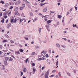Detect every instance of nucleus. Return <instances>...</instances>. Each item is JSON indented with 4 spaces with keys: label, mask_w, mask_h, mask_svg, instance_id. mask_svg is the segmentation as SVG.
<instances>
[{
    "label": "nucleus",
    "mask_w": 78,
    "mask_h": 78,
    "mask_svg": "<svg viewBox=\"0 0 78 78\" xmlns=\"http://www.w3.org/2000/svg\"><path fill=\"white\" fill-rule=\"evenodd\" d=\"M8 13V11H6L4 13V16H6V15H7Z\"/></svg>",
    "instance_id": "1"
},
{
    "label": "nucleus",
    "mask_w": 78,
    "mask_h": 78,
    "mask_svg": "<svg viewBox=\"0 0 78 78\" xmlns=\"http://www.w3.org/2000/svg\"><path fill=\"white\" fill-rule=\"evenodd\" d=\"M48 8H45V9H43V12H45L47 11Z\"/></svg>",
    "instance_id": "2"
},
{
    "label": "nucleus",
    "mask_w": 78,
    "mask_h": 78,
    "mask_svg": "<svg viewBox=\"0 0 78 78\" xmlns=\"http://www.w3.org/2000/svg\"><path fill=\"white\" fill-rule=\"evenodd\" d=\"M23 71L24 72H26L27 71V69L26 68H24L23 69Z\"/></svg>",
    "instance_id": "3"
},
{
    "label": "nucleus",
    "mask_w": 78,
    "mask_h": 78,
    "mask_svg": "<svg viewBox=\"0 0 78 78\" xmlns=\"http://www.w3.org/2000/svg\"><path fill=\"white\" fill-rule=\"evenodd\" d=\"M4 63L5 65H6V66L8 65V64H7V61H4Z\"/></svg>",
    "instance_id": "4"
},
{
    "label": "nucleus",
    "mask_w": 78,
    "mask_h": 78,
    "mask_svg": "<svg viewBox=\"0 0 78 78\" xmlns=\"http://www.w3.org/2000/svg\"><path fill=\"white\" fill-rule=\"evenodd\" d=\"M5 59L6 61H8L9 60V57H5Z\"/></svg>",
    "instance_id": "5"
},
{
    "label": "nucleus",
    "mask_w": 78,
    "mask_h": 78,
    "mask_svg": "<svg viewBox=\"0 0 78 78\" xmlns=\"http://www.w3.org/2000/svg\"><path fill=\"white\" fill-rule=\"evenodd\" d=\"M50 72V70H48V71H47V72H46V74H47L48 75L49 74V73Z\"/></svg>",
    "instance_id": "6"
},
{
    "label": "nucleus",
    "mask_w": 78,
    "mask_h": 78,
    "mask_svg": "<svg viewBox=\"0 0 78 78\" xmlns=\"http://www.w3.org/2000/svg\"><path fill=\"white\" fill-rule=\"evenodd\" d=\"M13 60V59L11 57H9V61H12Z\"/></svg>",
    "instance_id": "7"
},
{
    "label": "nucleus",
    "mask_w": 78,
    "mask_h": 78,
    "mask_svg": "<svg viewBox=\"0 0 78 78\" xmlns=\"http://www.w3.org/2000/svg\"><path fill=\"white\" fill-rule=\"evenodd\" d=\"M35 54H36V53H35V52H32V56H34V55H35Z\"/></svg>",
    "instance_id": "8"
},
{
    "label": "nucleus",
    "mask_w": 78,
    "mask_h": 78,
    "mask_svg": "<svg viewBox=\"0 0 78 78\" xmlns=\"http://www.w3.org/2000/svg\"><path fill=\"white\" fill-rule=\"evenodd\" d=\"M48 75L45 74V78H48Z\"/></svg>",
    "instance_id": "9"
},
{
    "label": "nucleus",
    "mask_w": 78,
    "mask_h": 78,
    "mask_svg": "<svg viewBox=\"0 0 78 78\" xmlns=\"http://www.w3.org/2000/svg\"><path fill=\"white\" fill-rule=\"evenodd\" d=\"M9 5V4L7 3H6L5 5V7H6L8 6Z\"/></svg>",
    "instance_id": "10"
},
{
    "label": "nucleus",
    "mask_w": 78,
    "mask_h": 78,
    "mask_svg": "<svg viewBox=\"0 0 78 78\" xmlns=\"http://www.w3.org/2000/svg\"><path fill=\"white\" fill-rule=\"evenodd\" d=\"M58 18H61L62 17V16L61 15H58Z\"/></svg>",
    "instance_id": "11"
},
{
    "label": "nucleus",
    "mask_w": 78,
    "mask_h": 78,
    "mask_svg": "<svg viewBox=\"0 0 78 78\" xmlns=\"http://www.w3.org/2000/svg\"><path fill=\"white\" fill-rule=\"evenodd\" d=\"M56 46L58 47V48H60V44H56Z\"/></svg>",
    "instance_id": "12"
},
{
    "label": "nucleus",
    "mask_w": 78,
    "mask_h": 78,
    "mask_svg": "<svg viewBox=\"0 0 78 78\" xmlns=\"http://www.w3.org/2000/svg\"><path fill=\"white\" fill-rule=\"evenodd\" d=\"M20 9L21 10H23V9H24V7H21L20 8Z\"/></svg>",
    "instance_id": "13"
},
{
    "label": "nucleus",
    "mask_w": 78,
    "mask_h": 78,
    "mask_svg": "<svg viewBox=\"0 0 78 78\" xmlns=\"http://www.w3.org/2000/svg\"><path fill=\"white\" fill-rule=\"evenodd\" d=\"M51 22V21L50 20H48V22H47V23L49 24V23H50Z\"/></svg>",
    "instance_id": "14"
},
{
    "label": "nucleus",
    "mask_w": 78,
    "mask_h": 78,
    "mask_svg": "<svg viewBox=\"0 0 78 78\" xmlns=\"http://www.w3.org/2000/svg\"><path fill=\"white\" fill-rule=\"evenodd\" d=\"M17 20L16 18H15L14 19V23H16V22L17 21Z\"/></svg>",
    "instance_id": "15"
},
{
    "label": "nucleus",
    "mask_w": 78,
    "mask_h": 78,
    "mask_svg": "<svg viewBox=\"0 0 78 78\" xmlns=\"http://www.w3.org/2000/svg\"><path fill=\"white\" fill-rule=\"evenodd\" d=\"M2 69H5V66H4V65H2Z\"/></svg>",
    "instance_id": "16"
},
{
    "label": "nucleus",
    "mask_w": 78,
    "mask_h": 78,
    "mask_svg": "<svg viewBox=\"0 0 78 78\" xmlns=\"http://www.w3.org/2000/svg\"><path fill=\"white\" fill-rule=\"evenodd\" d=\"M20 54V53H19V51H17L15 52V54Z\"/></svg>",
    "instance_id": "17"
},
{
    "label": "nucleus",
    "mask_w": 78,
    "mask_h": 78,
    "mask_svg": "<svg viewBox=\"0 0 78 78\" xmlns=\"http://www.w3.org/2000/svg\"><path fill=\"white\" fill-rule=\"evenodd\" d=\"M19 8L18 7H16V9H14V11H16V10H17Z\"/></svg>",
    "instance_id": "18"
},
{
    "label": "nucleus",
    "mask_w": 78,
    "mask_h": 78,
    "mask_svg": "<svg viewBox=\"0 0 78 78\" xmlns=\"http://www.w3.org/2000/svg\"><path fill=\"white\" fill-rule=\"evenodd\" d=\"M10 21L11 22V23H13V22H14V19H11L10 20Z\"/></svg>",
    "instance_id": "19"
},
{
    "label": "nucleus",
    "mask_w": 78,
    "mask_h": 78,
    "mask_svg": "<svg viewBox=\"0 0 78 78\" xmlns=\"http://www.w3.org/2000/svg\"><path fill=\"white\" fill-rule=\"evenodd\" d=\"M11 24H8V26H7V28H9L10 27V25Z\"/></svg>",
    "instance_id": "20"
},
{
    "label": "nucleus",
    "mask_w": 78,
    "mask_h": 78,
    "mask_svg": "<svg viewBox=\"0 0 78 78\" xmlns=\"http://www.w3.org/2000/svg\"><path fill=\"white\" fill-rule=\"evenodd\" d=\"M48 61H49V59H46V62H48V64H50V62H49Z\"/></svg>",
    "instance_id": "21"
},
{
    "label": "nucleus",
    "mask_w": 78,
    "mask_h": 78,
    "mask_svg": "<svg viewBox=\"0 0 78 78\" xmlns=\"http://www.w3.org/2000/svg\"><path fill=\"white\" fill-rule=\"evenodd\" d=\"M24 20V19H20V23H21L22 22L23 20Z\"/></svg>",
    "instance_id": "22"
},
{
    "label": "nucleus",
    "mask_w": 78,
    "mask_h": 78,
    "mask_svg": "<svg viewBox=\"0 0 78 78\" xmlns=\"http://www.w3.org/2000/svg\"><path fill=\"white\" fill-rule=\"evenodd\" d=\"M42 60V58H39L38 59V60L39 61H41V60Z\"/></svg>",
    "instance_id": "23"
},
{
    "label": "nucleus",
    "mask_w": 78,
    "mask_h": 78,
    "mask_svg": "<svg viewBox=\"0 0 78 78\" xmlns=\"http://www.w3.org/2000/svg\"><path fill=\"white\" fill-rule=\"evenodd\" d=\"M41 28H39V33H41Z\"/></svg>",
    "instance_id": "24"
},
{
    "label": "nucleus",
    "mask_w": 78,
    "mask_h": 78,
    "mask_svg": "<svg viewBox=\"0 0 78 78\" xmlns=\"http://www.w3.org/2000/svg\"><path fill=\"white\" fill-rule=\"evenodd\" d=\"M36 69H35V68H34L33 72L35 73L36 72Z\"/></svg>",
    "instance_id": "25"
},
{
    "label": "nucleus",
    "mask_w": 78,
    "mask_h": 78,
    "mask_svg": "<svg viewBox=\"0 0 78 78\" xmlns=\"http://www.w3.org/2000/svg\"><path fill=\"white\" fill-rule=\"evenodd\" d=\"M3 14V12H0V17H1L2 16Z\"/></svg>",
    "instance_id": "26"
},
{
    "label": "nucleus",
    "mask_w": 78,
    "mask_h": 78,
    "mask_svg": "<svg viewBox=\"0 0 78 78\" xmlns=\"http://www.w3.org/2000/svg\"><path fill=\"white\" fill-rule=\"evenodd\" d=\"M45 4H46V3H44V4L41 3V4H40V5L41 6H43V5H44Z\"/></svg>",
    "instance_id": "27"
},
{
    "label": "nucleus",
    "mask_w": 78,
    "mask_h": 78,
    "mask_svg": "<svg viewBox=\"0 0 78 78\" xmlns=\"http://www.w3.org/2000/svg\"><path fill=\"white\" fill-rule=\"evenodd\" d=\"M17 3L18 4H20V1H17Z\"/></svg>",
    "instance_id": "28"
},
{
    "label": "nucleus",
    "mask_w": 78,
    "mask_h": 78,
    "mask_svg": "<svg viewBox=\"0 0 78 78\" xmlns=\"http://www.w3.org/2000/svg\"><path fill=\"white\" fill-rule=\"evenodd\" d=\"M37 19V18H36L34 19V20L33 21L35 22V21Z\"/></svg>",
    "instance_id": "29"
},
{
    "label": "nucleus",
    "mask_w": 78,
    "mask_h": 78,
    "mask_svg": "<svg viewBox=\"0 0 78 78\" xmlns=\"http://www.w3.org/2000/svg\"><path fill=\"white\" fill-rule=\"evenodd\" d=\"M46 58H48L49 57V55L48 54H46Z\"/></svg>",
    "instance_id": "30"
},
{
    "label": "nucleus",
    "mask_w": 78,
    "mask_h": 78,
    "mask_svg": "<svg viewBox=\"0 0 78 78\" xmlns=\"http://www.w3.org/2000/svg\"><path fill=\"white\" fill-rule=\"evenodd\" d=\"M20 51L21 52H23V50L22 49H20Z\"/></svg>",
    "instance_id": "31"
},
{
    "label": "nucleus",
    "mask_w": 78,
    "mask_h": 78,
    "mask_svg": "<svg viewBox=\"0 0 78 78\" xmlns=\"http://www.w3.org/2000/svg\"><path fill=\"white\" fill-rule=\"evenodd\" d=\"M0 3L3 4H4V2H3L2 1H1L0 2Z\"/></svg>",
    "instance_id": "32"
},
{
    "label": "nucleus",
    "mask_w": 78,
    "mask_h": 78,
    "mask_svg": "<svg viewBox=\"0 0 78 78\" xmlns=\"http://www.w3.org/2000/svg\"><path fill=\"white\" fill-rule=\"evenodd\" d=\"M5 36L7 37L8 38L9 37V36L7 34H5Z\"/></svg>",
    "instance_id": "33"
},
{
    "label": "nucleus",
    "mask_w": 78,
    "mask_h": 78,
    "mask_svg": "<svg viewBox=\"0 0 78 78\" xmlns=\"http://www.w3.org/2000/svg\"><path fill=\"white\" fill-rule=\"evenodd\" d=\"M18 13V11H17L16 12L14 13V14L15 15H16Z\"/></svg>",
    "instance_id": "34"
},
{
    "label": "nucleus",
    "mask_w": 78,
    "mask_h": 78,
    "mask_svg": "<svg viewBox=\"0 0 78 78\" xmlns=\"http://www.w3.org/2000/svg\"><path fill=\"white\" fill-rule=\"evenodd\" d=\"M58 74L59 76H60V77L61 76V74L60 72L59 73H58Z\"/></svg>",
    "instance_id": "35"
},
{
    "label": "nucleus",
    "mask_w": 78,
    "mask_h": 78,
    "mask_svg": "<svg viewBox=\"0 0 78 78\" xmlns=\"http://www.w3.org/2000/svg\"><path fill=\"white\" fill-rule=\"evenodd\" d=\"M67 74L68 75V76H71V74L70 73H67Z\"/></svg>",
    "instance_id": "36"
},
{
    "label": "nucleus",
    "mask_w": 78,
    "mask_h": 78,
    "mask_svg": "<svg viewBox=\"0 0 78 78\" xmlns=\"http://www.w3.org/2000/svg\"><path fill=\"white\" fill-rule=\"evenodd\" d=\"M13 7L12 6H11L10 7V8H9V9H13Z\"/></svg>",
    "instance_id": "37"
},
{
    "label": "nucleus",
    "mask_w": 78,
    "mask_h": 78,
    "mask_svg": "<svg viewBox=\"0 0 78 78\" xmlns=\"http://www.w3.org/2000/svg\"><path fill=\"white\" fill-rule=\"evenodd\" d=\"M45 66H43L42 67V70H43L44 69H45Z\"/></svg>",
    "instance_id": "38"
},
{
    "label": "nucleus",
    "mask_w": 78,
    "mask_h": 78,
    "mask_svg": "<svg viewBox=\"0 0 78 78\" xmlns=\"http://www.w3.org/2000/svg\"><path fill=\"white\" fill-rule=\"evenodd\" d=\"M2 48H3V46L2 45H0V48L1 49H2Z\"/></svg>",
    "instance_id": "39"
},
{
    "label": "nucleus",
    "mask_w": 78,
    "mask_h": 78,
    "mask_svg": "<svg viewBox=\"0 0 78 78\" xmlns=\"http://www.w3.org/2000/svg\"><path fill=\"white\" fill-rule=\"evenodd\" d=\"M32 65L33 66H35V64L34 63H32Z\"/></svg>",
    "instance_id": "40"
},
{
    "label": "nucleus",
    "mask_w": 78,
    "mask_h": 78,
    "mask_svg": "<svg viewBox=\"0 0 78 78\" xmlns=\"http://www.w3.org/2000/svg\"><path fill=\"white\" fill-rule=\"evenodd\" d=\"M58 61H57L56 62V66L58 65Z\"/></svg>",
    "instance_id": "41"
},
{
    "label": "nucleus",
    "mask_w": 78,
    "mask_h": 78,
    "mask_svg": "<svg viewBox=\"0 0 78 78\" xmlns=\"http://www.w3.org/2000/svg\"><path fill=\"white\" fill-rule=\"evenodd\" d=\"M55 75H51L50 76V77H54V76H55Z\"/></svg>",
    "instance_id": "42"
},
{
    "label": "nucleus",
    "mask_w": 78,
    "mask_h": 78,
    "mask_svg": "<svg viewBox=\"0 0 78 78\" xmlns=\"http://www.w3.org/2000/svg\"><path fill=\"white\" fill-rule=\"evenodd\" d=\"M6 42V40H4L3 41V43H5Z\"/></svg>",
    "instance_id": "43"
},
{
    "label": "nucleus",
    "mask_w": 78,
    "mask_h": 78,
    "mask_svg": "<svg viewBox=\"0 0 78 78\" xmlns=\"http://www.w3.org/2000/svg\"><path fill=\"white\" fill-rule=\"evenodd\" d=\"M23 72H21V76H22L23 75Z\"/></svg>",
    "instance_id": "44"
},
{
    "label": "nucleus",
    "mask_w": 78,
    "mask_h": 78,
    "mask_svg": "<svg viewBox=\"0 0 78 78\" xmlns=\"http://www.w3.org/2000/svg\"><path fill=\"white\" fill-rule=\"evenodd\" d=\"M28 61V58H27L26 60V62L27 63Z\"/></svg>",
    "instance_id": "45"
},
{
    "label": "nucleus",
    "mask_w": 78,
    "mask_h": 78,
    "mask_svg": "<svg viewBox=\"0 0 78 78\" xmlns=\"http://www.w3.org/2000/svg\"><path fill=\"white\" fill-rule=\"evenodd\" d=\"M1 22L2 23H4V19H3V20H2V21H1Z\"/></svg>",
    "instance_id": "46"
},
{
    "label": "nucleus",
    "mask_w": 78,
    "mask_h": 78,
    "mask_svg": "<svg viewBox=\"0 0 78 78\" xmlns=\"http://www.w3.org/2000/svg\"><path fill=\"white\" fill-rule=\"evenodd\" d=\"M55 72H56V70H55V69H54V70H53V71H52V73H53Z\"/></svg>",
    "instance_id": "47"
},
{
    "label": "nucleus",
    "mask_w": 78,
    "mask_h": 78,
    "mask_svg": "<svg viewBox=\"0 0 78 78\" xmlns=\"http://www.w3.org/2000/svg\"><path fill=\"white\" fill-rule=\"evenodd\" d=\"M10 41H11V42L12 43H13L14 42L12 40H11Z\"/></svg>",
    "instance_id": "48"
},
{
    "label": "nucleus",
    "mask_w": 78,
    "mask_h": 78,
    "mask_svg": "<svg viewBox=\"0 0 78 78\" xmlns=\"http://www.w3.org/2000/svg\"><path fill=\"white\" fill-rule=\"evenodd\" d=\"M11 57H13L14 59H15V57L13 55H11Z\"/></svg>",
    "instance_id": "49"
},
{
    "label": "nucleus",
    "mask_w": 78,
    "mask_h": 78,
    "mask_svg": "<svg viewBox=\"0 0 78 78\" xmlns=\"http://www.w3.org/2000/svg\"><path fill=\"white\" fill-rule=\"evenodd\" d=\"M55 12H52V11H50V13H54Z\"/></svg>",
    "instance_id": "50"
},
{
    "label": "nucleus",
    "mask_w": 78,
    "mask_h": 78,
    "mask_svg": "<svg viewBox=\"0 0 78 78\" xmlns=\"http://www.w3.org/2000/svg\"><path fill=\"white\" fill-rule=\"evenodd\" d=\"M11 13V12H10L8 14V16H9V14H10Z\"/></svg>",
    "instance_id": "51"
},
{
    "label": "nucleus",
    "mask_w": 78,
    "mask_h": 78,
    "mask_svg": "<svg viewBox=\"0 0 78 78\" xmlns=\"http://www.w3.org/2000/svg\"><path fill=\"white\" fill-rule=\"evenodd\" d=\"M45 0H42L41 1V2L42 3L43 2H44V1H45Z\"/></svg>",
    "instance_id": "52"
},
{
    "label": "nucleus",
    "mask_w": 78,
    "mask_h": 78,
    "mask_svg": "<svg viewBox=\"0 0 78 78\" xmlns=\"http://www.w3.org/2000/svg\"><path fill=\"white\" fill-rule=\"evenodd\" d=\"M30 14L31 16L33 15V14L32 12H30Z\"/></svg>",
    "instance_id": "53"
},
{
    "label": "nucleus",
    "mask_w": 78,
    "mask_h": 78,
    "mask_svg": "<svg viewBox=\"0 0 78 78\" xmlns=\"http://www.w3.org/2000/svg\"><path fill=\"white\" fill-rule=\"evenodd\" d=\"M10 53V52H8V53H7V55H9Z\"/></svg>",
    "instance_id": "54"
},
{
    "label": "nucleus",
    "mask_w": 78,
    "mask_h": 78,
    "mask_svg": "<svg viewBox=\"0 0 78 78\" xmlns=\"http://www.w3.org/2000/svg\"><path fill=\"white\" fill-rule=\"evenodd\" d=\"M62 0H58V2H62Z\"/></svg>",
    "instance_id": "55"
},
{
    "label": "nucleus",
    "mask_w": 78,
    "mask_h": 78,
    "mask_svg": "<svg viewBox=\"0 0 78 78\" xmlns=\"http://www.w3.org/2000/svg\"><path fill=\"white\" fill-rule=\"evenodd\" d=\"M4 17L5 18H7V16L5 15V16H4Z\"/></svg>",
    "instance_id": "56"
},
{
    "label": "nucleus",
    "mask_w": 78,
    "mask_h": 78,
    "mask_svg": "<svg viewBox=\"0 0 78 78\" xmlns=\"http://www.w3.org/2000/svg\"><path fill=\"white\" fill-rule=\"evenodd\" d=\"M62 46L64 48H66V46H63V45H62Z\"/></svg>",
    "instance_id": "57"
},
{
    "label": "nucleus",
    "mask_w": 78,
    "mask_h": 78,
    "mask_svg": "<svg viewBox=\"0 0 78 78\" xmlns=\"http://www.w3.org/2000/svg\"><path fill=\"white\" fill-rule=\"evenodd\" d=\"M75 9H76V10H77V7H76L75 8Z\"/></svg>",
    "instance_id": "58"
},
{
    "label": "nucleus",
    "mask_w": 78,
    "mask_h": 78,
    "mask_svg": "<svg viewBox=\"0 0 78 78\" xmlns=\"http://www.w3.org/2000/svg\"><path fill=\"white\" fill-rule=\"evenodd\" d=\"M44 19V20H45V21H47V20H47V18H45V19Z\"/></svg>",
    "instance_id": "59"
},
{
    "label": "nucleus",
    "mask_w": 78,
    "mask_h": 78,
    "mask_svg": "<svg viewBox=\"0 0 78 78\" xmlns=\"http://www.w3.org/2000/svg\"><path fill=\"white\" fill-rule=\"evenodd\" d=\"M8 20H7L6 21L5 23H8Z\"/></svg>",
    "instance_id": "60"
},
{
    "label": "nucleus",
    "mask_w": 78,
    "mask_h": 78,
    "mask_svg": "<svg viewBox=\"0 0 78 78\" xmlns=\"http://www.w3.org/2000/svg\"><path fill=\"white\" fill-rule=\"evenodd\" d=\"M6 9H5L3 10H2V11H6Z\"/></svg>",
    "instance_id": "61"
},
{
    "label": "nucleus",
    "mask_w": 78,
    "mask_h": 78,
    "mask_svg": "<svg viewBox=\"0 0 78 78\" xmlns=\"http://www.w3.org/2000/svg\"><path fill=\"white\" fill-rule=\"evenodd\" d=\"M23 7H25V4H23Z\"/></svg>",
    "instance_id": "62"
},
{
    "label": "nucleus",
    "mask_w": 78,
    "mask_h": 78,
    "mask_svg": "<svg viewBox=\"0 0 78 78\" xmlns=\"http://www.w3.org/2000/svg\"><path fill=\"white\" fill-rule=\"evenodd\" d=\"M6 44H5L4 45V46L5 47H6Z\"/></svg>",
    "instance_id": "63"
},
{
    "label": "nucleus",
    "mask_w": 78,
    "mask_h": 78,
    "mask_svg": "<svg viewBox=\"0 0 78 78\" xmlns=\"http://www.w3.org/2000/svg\"><path fill=\"white\" fill-rule=\"evenodd\" d=\"M60 5V3H58V5Z\"/></svg>",
    "instance_id": "64"
}]
</instances>
